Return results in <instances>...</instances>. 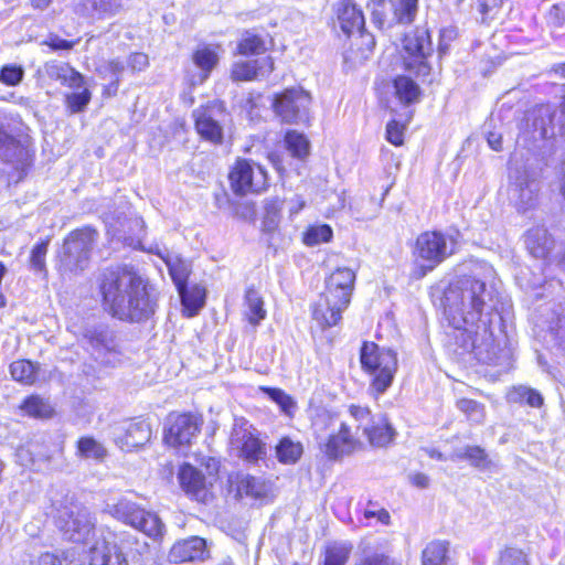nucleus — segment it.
Returning <instances> with one entry per match:
<instances>
[{
	"label": "nucleus",
	"mask_w": 565,
	"mask_h": 565,
	"mask_svg": "<svg viewBox=\"0 0 565 565\" xmlns=\"http://www.w3.org/2000/svg\"><path fill=\"white\" fill-rule=\"evenodd\" d=\"M99 292L105 311L122 321L147 320L157 307L146 279L126 267L105 270L99 278Z\"/></svg>",
	"instance_id": "f257e3e1"
},
{
	"label": "nucleus",
	"mask_w": 565,
	"mask_h": 565,
	"mask_svg": "<svg viewBox=\"0 0 565 565\" xmlns=\"http://www.w3.org/2000/svg\"><path fill=\"white\" fill-rule=\"evenodd\" d=\"M444 311L456 329L472 331L492 309V294L482 279L465 276L450 282L444 294Z\"/></svg>",
	"instance_id": "f03ea898"
},
{
	"label": "nucleus",
	"mask_w": 565,
	"mask_h": 565,
	"mask_svg": "<svg viewBox=\"0 0 565 565\" xmlns=\"http://www.w3.org/2000/svg\"><path fill=\"white\" fill-rule=\"evenodd\" d=\"M354 282L355 273L349 267H339L327 278L326 290L312 310L313 319L321 327L338 324L350 305Z\"/></svg>",
	"instance_id": "7ed1b4c3"
},
{
	"label": "nucleus",
	"mask_w": 565,
	"mask_h": 565,
	"mask_svg": "<svg viewBox=\"0 0 565 565\" xmlns=\"http://www.w3.org/2000/svg\"><path fill=\"white\" fill-rule=\"evenodd\" d=\"M56 526L63 537L76 544L83 545V552L88 554V548L95 543L96 519L94 514L81 504H70L58 511Z\"/></svg>",
	"instance_id": "20e7f679"
},
{
	"label": "nucleus",
	"mask_w": 565,
	"mask_h": 565,
	"mask_svg": "<svg viewBox=\"0 0 565 565\" xmlns=\"http://www.w3.org/2000/svg\"><path fill=\"white\" fill-rule=\"evenodd\" d=\"M362 369L373 375L371 388L384 393L392 384L397 370L396 353L374 342H364L360 351Z\"/></svg>",
	"instance_id": "39448f33"
},
{
	"label": "nucleus",
	"mask_w": 565,
	"mask_h": 565,
	"mask_svg": "<svg viewBox=\"0 0 565 565\" xmlns=\"http://www.w3.org/2000/svg\"><path fill=\"white\" fill-rule=\"evenodd\" d=\"M104 511L117 521L129 525L147 536L158 540L163 536L164 524L153 512L142 509L136 502L120 498L114 503H107Z\"/></svg>",
	"instance_id": "423d86ee"
},
{
	"label": "nucleus",
	"mask_w": 565,
	"mask_h": 565,
	"mask_svg": "<svg viewBox=\"0 0 565 565\" xmlns=\"http://www.w3.org/2000/svg\"><path fill=\"white\" fill-rule=\"evenodd\" d=\"M454 241L441 232L422 233L415 243L414 256L417 265L414 276L424 277L454 253Z\"/></svg>",
	"instance_id": "0eeeda50"
},
{
	"label": "nucleus",
	"mask_w": 565,
	"mask_h": 565,
	"mask_svg": "<svg viewBox=\"0 0 565 565\" xmlns=\"http://www.w3.org/2000/svg\"><path fill=\"white\" fill-rule=\"evenodd\" d=\"M97 232L85 227L72 232L64 241L58 254L62 271L77 273L84 270L89 260L90 250L96 242Z\"/></svg>",
	"instance_id": "6e6552de"
},
{
	"label": "nucleus",
	"mask_w": 565,
	"mask_h": 565,
	"mask_svg": "<svg viewBox=\"0 0 565 565\" xmlns=\"http://www.w3.org/2000/svg\"><path fill=\"white\" fill-rule=\"evenodd\" d=\"M403 49L407 54L404 57L405 68L417 76H427L430 73L427 57L433 53L428 30L423 26L406 33L403 39Z\"/></svg>",
	"instance_id": "1a4fd4ad"
},
{
	"label": "nucleus",
	"mask_w": 565,
	"mask_h": 565,
	"mask_svg": "<svg viewBox=\"0 0 565 565\" xmlns=\"http://www.w3.org/2000/svg\"><path fill=\"white\" fill-rule=\"evenodd\" d=\"M228 179L231 189L238 195L259 193L268 185L265 169L249 159H237L230 171Z\"/></svg>",
	"instance_id": "9d476101"
},
{
	"label": "nucleus",
	"mask_w": 565,
	"mask_h": 565,
	"mask_svg": "<svg viewBox=\"0 0 565 565\" xmlns=\"http://www.w3.org/2000/svg\"><path fill=\"white\" fill-rule=\"evenodd\" d=\"M311 97L301 88L286 89L275 97V114L287 124H299L308 119Z\"/></svg>",
	"instance_id": "9b49d317"
},
{
	"label": "nucleus",
	"mask_w": 565,
	"mask_h": 565,
	"mask_svg": "<svg viewBox=\"0 0 565 565\" xmlns=\"http://www.w3.org/2000/svg\"><path fill=\"white\" fill-rule=\"evenodd\" d=\"M230 443L249 462H257L266 455L265 445L256 436V429L244 418H235Z\"/></svg>",
	"instance_id": "f8f14e48"
},
{
	"label": "nucleus",
	"mask_w": 565,
	"mask_h": 565,
	"mask_svg": "<svg viewBox=\"0 0 565 565\" xmlns=\"http://www.w3.org/2000/svg\"><path fill=\"white\" fill-rule=\"evenodd\" d=\"M201 423L192 414H170L166 420L163 439L173 448L189 446L200 431Z\"/></svg>",
	"instance_id": "ddd939ff"
},
{
	"label": "nucleus",
	"mask_w": 565,
	"mask_h": 565,
	"mask_svg": "<svg viewBox=\"0 0 565 565\" xmlns=\"http://www.w3.org/2000/svg\"><path fill=\"white\" fill-rule=\"evenodd\" d=\"M539 184L526 168H513L510 172L509 198L519 211L525 212L534 206Z\"/></svg>",
	"instance_id": "4468645a"
},
{
	"label": "nucleus",
	"mask_w": 565,
	"mask_h": 565,
	"mask_svg": "<svg viewBox=\"0 0 565 565\" xmlns=\"http://www.w3.org/2000/svg\"><path fill=\"white\" fill-rule=\"evenodd\" d=\"M335 13L343 33L350 35L358 32L370 50L374 46L373 36L364 31V15L353 0H339L335 4Z\"/></svg>",
	"instance_id": "2eb2a0df"
},
{
	"label": "nucleus",
	"mask_w": 565,
	"mask_h": 565,
	"mask_svg": "<svg viewBox=\"0 0 565 565\" xmlns=\"http://www.w3.org/2000/svg\"><path fill=\"white\" fill-rule=\"evenodd\" d=\"M195 128L199 135L213 143H220L223 138L221 121L225 111L221 104L214 103L194 111Z\"/></svg>",
	"instance_id": "dca6fc26"
},
{
	"label": "nucleus",
	"mask_w": 565,
	"mask_h": 565,
	"mask_svg": "<svg viewBox=\"0 0 565 565\" xmlns=\"http://www.w3.org/2000/svg\"><path fill=\"white\" fill-rule=\"evenodd\" d=\"M151 427L146 420L127 422L114 428V441L124 450L146 445L151 438Z\"/></svg>",
	"instance_id": "f3484780"
},
{
	"label": "nucleus",
	"mask_w": 565,
	"mask_h": 565,
	"mask_svg": "<svg viewBox=\"0 0 565 565\" xmlns=\"http://www.w3.org/2000/svg\"><path fill=\"white\" fill-rule=\"evenodd\" d=\"M207 556L206 542L199 536H191L173 544L169 552L171 563L203 561Z\"/></svg>",
	"instance_id": "a211bd4d"
},
{
	"label": "nucleus",
	"mask_w": 565,
	"mask_h": 565,
	"mask_svg": "<svg viewBox=\"0 0 565 565\" xmlns=\"http://www.w3.org/2000/svg\"><path fill=\"white\" fill-rule=\"evenodd\" d=\"M360 443L351 434L350 427L345 423H339L338 433L331 434L323 446L326 456L330 459H338L344 455L353 452Z\"/></svg>",
	"instance_id": "6ab92c4d"
},
{
	"label": "nucleus",
	"mask_w": 565,
	"mask_h": 565,
	"mask_svg": "<svg viewBox=\"0 0 565 565\" xmlns=\"http://www.w3.org/2000/svg\"><path fill=\"white\" fill-rule=\"evenodd\" d=\"M179 482L184 492L200 502L209 499V490L204 475L191 465H183L178 473Z\"/></svg>",
	"instance_id": "aec40b11"
},
{
	"label": "nucleus",
	"mask_w": 565,
	"mask_h": 565,
	"mask_svg": "<svg viewBox=\"0 0 565 565\" xmlns=\"http://www.w3.org/2000/svg\"><path fill=\"white\" fill-rule=\"evenodd\" d=\"M363 435L372 447H386L393 443L396 430L384 414L375 415L369 424L363 426Z\"/></svg>",
	"instance_id": "412c9836"
},
{
	"label": "nucleus",
	"mask_w": 565,
	"mask_h": 565,
	"mask_svg": "<svg viewBox=\"0 0 565 565\" xmlns=\"http://www.w3.org/2000/svg\"><path fill=\"white\" fill-rule=\"evenodd\" d=\"M274 71V61L270 56L255 61H239L233 64L232 78L234 81H253L264 77Z\"/></svg>",
	"instance_id": "4be33fe9"
},
{
	"label": "nucleus",
	"mask_w": 565,
	"mask_h": 565,
	"mask_svg": "<svg viewBox=\"0 0 565 565\" xmlns=\"http://www.w3.org/2000/svg\"><path fill=\"white\" fill-rule=\"evenodd\" d=\"M124 7V0H87L77 4L76 13L84 18L102 19L117 14Z\"/></svg>",
	"instance_id": "5701e85b"
},
{
	"label": "nucleus",
	"mask_w": 565,
	"mask_h": 565,
	"mask_svg": "<svg viewBox=\"0 0 565 565\" xmlns=\"http://www.w3.org/2000/svg\"><path fill=\"white\" fill-rule=\"evenodd\" d=\"M223 53L220 44L202 43L196 46L192 54V61L202 72V79H206L213 68L217 65Z\"/></svg>",
	"instance_id": "b1692460"
},
{
	"label": "nucleus",
	"mask_w": 565,
	"mask_h": 565,
	"mask_svg": "<svg viewBox=\"0 0 565 565\" xmlns=\"http://www.w3.org/2000/svg\"><path fill=\"white\" fill-rule=\"evenodd\" d=\"M525 245L535 258H544L553 247V239L544 227L531 228L525 236Z\"/></svg>",
	"instance_id": "393cba45"
},
{
	"label": "nucleus",
	"mask_w": 565,
	"mask_h": 565,
	"mask_svg": "<svg viewBox=\"0 0 565 565\" xmlns=\"http://www.w3.org/2000/svg\"><path fill=\"white\" fill-rule=\"evenodd\" d=\"M88 565H128L126 556L121 552L110 554L105 541H96L88 548Z\"/></svg>",
	"instance_id": "a878e982"
},
{
	"label": "nucleus",
	"mask_w": 565,
	"mask_h": 565,
	"mask_svg": "<svg viewBox=\"0 0 565 565\" xmlns=\"http://www.w3.org/2000/svg\"><path fill=\"white\" fill-rule=\"evenodd\" d=\"M45 72L52 79L73 88H81L84 85V77L66 63H47Z\"/></svg>",
	"instance_id": "bb28decb"
},
{
	"label": "nucleus",
	"mask_w": 565,
	"mask_h": 565,
	"mask_svg": "<svg viewBox=\"0 0 565 565\" xmlns=\"http://www.w3.org/2000/svg\"><path fill=\"white\" fill-rule=\"evenodd\" d=\"M237 491L254 499H265L270 492V484L263 478L254 476L242 477L238 481Z\"/></svg>",
	"instance_id": "cd10ccee"
},
{
	"label": "nucleus",
	"mask_w": 565,
	"mask_h": 565,
	"mask_svg": "<svg viewBox=\"0 0 565 565\" xmlns=\"http://www.w3.org/2000/svg\"><path fill=\"white\" fill-rule=\"evenodd\" d=\"M182 305L189 311V316H194L204 305L205 289L199 285L188 287L183 285L178 289Z\"/></svg>",
	"instance_id": "c85d7f7f"
},
{
	"label": "nucleus",
	"mask_w": 565,
	"mask_h": 565,
	"mask_svg": "<svg viewBox=\"0 0 565 565\" xmlns=\"http://www.w3.org/2000/svg\"><path fill=\"white\" fill-rule=\"evenodd\" d=\"M245 317L252 324H258L266 317L264 300L259 292L253 288L245 294Z\"/></svg>",
	"instance_id": "c756f323"
},
{
	"label": "nucleus",
	"mask_w": 565,
	"mask_h": 565,
	"mask_svg": "<svg viewBox=\"0 0 565 565\" xmlns=\"http://www.w3.org/2000/svg\"><path fill=\"white\" fill-rule=\"evenodd\" d=\"M394 88L397 98L403 104H412L419 99L420 88L411 77L397 76L394 79Z\"/></svg>",
	"instance_id": "7c9ffc66"
},
{
	"label": "nucleus",
	"mask_w": 565,
	"mask_h": 565,
	"mask_svg": "<svg viewBox=\"0 0 565 565\" xmlns=\"http://www.w3.org/2000/svg\"><path fill=\"white\" fill-rule=\"evenodd\" d=\"M163 259L177 289H182L191 271L190 264L179 256H167Z\"/></svg>",
	"instance_id": "2f4dec72"
},
{
	"label": "nucleus",
	"mask_w": 565,
	"mask_h": 565,
	"mask_svg": "<svg viewBox=\"0 0 565 565\" xmlns=\"http://www.w3.org/2000/svg\"><path fill=\"white\" fill-rule=\"evenodd\" d=\"M303 452L301 443L284 437L276 446L277 458L285 465L297 462Z\"/></svg>",
	"instance_id": "473e14b6"
},
{
	"label": "nucleus",
	"mask_w": 565,
	"mask_h": 565,
	"mask_svg": "<svg viewBox=\"0 0 565 565\" xmlns=\"http://www.w3.org/2000/svg\"><path fill=\"white\" fill-rule=\"evenodd\" d=\"M447 554L448 544L446 542H430L423 551V565H447L451 562Z\"/></svg>",
	"instance_id": "72a5a7b5"
},
{
	"label": "nucleus",
	"mask_w": 565,
	"mask_h": 565,
	"mask_svg": "<svg viewBox=\"0 0 565 565\" xmlns=\"http://www.w3.org/2000/svg\"><path fill=\"white\" fill-rule=\"evenodd\" d=\"M25 149L12 136L0 130V158L8 162L20 161Z\"/></svg>",
	"instance_id": "f704fd0d"
},
{
	"label": "nucleus",
	"mask_w": 565,
	"mask_h": 565,
	"mask_svg": "<svg viewBox=\"0 0 565 565\" xmlns=\"http://www.w3.org/2000/svg\"><path fill=\"white\" fill-rule=\"evenodd\" d=\"M77 455L85 459L103 461L107 457L108 451L103 444L93 437H82L77 441Z\"/></svg>",
	"instance_id": "c9c22d12"
},
{
	"label": "nucleus",
	"mask_w": 565,
	"mask_h": 565,
	"mask_svg": "<svg viewBox=\"0 0 565 565\" xmlns=\"http://www.w3.org/2000/svg\"><path fill=\"white\" fill-rule=\"evenodd\" d=\"M21 409L29 416L36 418H49L53 414V408L49 402L38 395L28 397L21 405Z\"/></svg>",
	"instance_id": "e433bc0d"
},
{
	"label": "nucleus",
	"mask_w": 565,
	"mask_h": 565,
	"mask_svg": "<svg viewBox=\"0 0 565 565\" xmlns=\"http://www.w3.org/2000/svg\"><path fill=\"white\" fill-rule=\"evenodd\" d=\"M282 201L278 198L267 200L265 203V215L263 228L266 232H275L279 225Z\"/></svg>",
	"instance_id": "4c0bfd02"
},
{
	"label": "nucleus",
	"mask_w": 565,
	"mask_h": 565,
	"mask_svg": "<svg viewBox=\"0 0 565 565\" xmlns=\"http://www.w3.org/2000/svg\"><path fill=\"white\" fill-rule=\"evenodd\" d=\"M13 380L23 384H32L36 379V367L28 360H19L10 365Z\"/></svg>",
	"instance_id": "58836bf2"
},
{
	"label": "nucleus",
	"mask_w": 565,
	"mask_h": 565,
	"mask_svg": "<svg viewBox=\"0 0 565 565\" xmlns=\"http://www.w3.org/2000/svg\"><path fill=\"white\" fill-rule=\"evenodd\" d=\"M265 50L266 45L264 39L249 31L243 34L237 45V51L242 55L262 54Z\"/></svg>",
	"instance_id": "ea45409f"
},
{
	"label": "nucleus",
	"mask_w": 565,
	"mask_h": 565,
	"mask_svg": "<svg viewBox=\"0 0 565 565\" xmlns=\"http://www.w3.org/2000/svg\"><path fill=\"white\" fill-rule=\"evenodd\" d=\"M288 151L296 158L302 159L309 153V141L305 135L290 130L285 136Z\"/></svg>",
	"instance_id": "a19ab883"
},
{
	"label": "nucleus",
	"mask_w": 565,
	"mask_h": 565,
	"mask_svg": "<svg viewBox=\"0 0 565 565\" xmlns=\"http://www.w3.org/2000/svg\"><path fill=\"white\" fill-rule=\"evenodd\" d=\"M77 554V547L64 551L61 555L46 552L40 556L39 563L40 565H84L75 559Z\"/></svg>",
	"instance_id": "79ce46f5"
},
{
	"label": "nucleus",
	"mask_w": 565,
	"mask_h": 565,
	"mask_svg": "<svg viewBox=\"0 0 565 565\" xmlns=\"http://www.w3.org/2000/svg\"><path fill=\"white\" fill-rule=\"evenodd\" d=\"M552 122V111L547 106H541L535 110L533 118L534 131L543 139L553 135V129L550 127Z\"/></svg>",
	"instance_id": "37998d69"
},
{
	"label": "nucleus",
	"mask_w": 565,
	"mask_h": 565,
	"mask_svg": "<svg viewBox=\"0 0 565 565\" xmlns=\"http://www.w3.org/2000/svg\"><path fill=\"white\" fill-rule=\"evenodd\" d=\"M509 398L512 402H524L531 407H540L543 405L542 395L537 391L526 386L515 387L509 394Z\"/></svg>",
	"instance_id": "c03bdc74"
},
{
	"label": "nucleus",
	"mask_w": 565,
	"mask_h": 565,
	"mask_svg": "<svg viewBox=\"0 0 565 565\" xmlns=\"http://www.w3.org/2000/svg\"><path fill=\"white\" fill-rule=\"evenodd\" d=\"M457 457L469 460L472 466L480 469H486L490 465L484 449L479 446H467L457 452Z\"/></svg>",
	"instance_id": "a18cd8bd"
},
{
	"label": "nucleus",
	"mask_w": 565,
	"mask_h": 565,
	"mask_svg": "<svg viewBox=\"0 0 565 565\" xmlns=\"http://www.w3.org/2000/svg\"><path fill=\"white\" fill-rule=\"evenodd\" d=\"M418 0H397L394 3V17L399 23H411L417 13Z\"/></svg>",
	"instance_id": "49530a36"
},
{
	"label": "nucleus",
	"mask_w": 565,
	"mask_h": 565,
	"mask_svg": "<svg viewBox=\"0 0 565 565\" xmlns=\"http://www.w3.org/2000/svg\"><path fill=\"white\" fill-rule=\"evenodd\" d=\"M332 237V230L329 225H318L310 227L306 234L303 242L308 246H315L320 243L329 242Z\"/></svg>",
	"instance_id": "de8ad7c7"
},
{
	"label": "nucleus",
	"mask_w": 565,
	"mask_h": 565,
	"mask_svg": "<svg viewBox=\"0 0 565 565\" xmlns=\"http://www.w3.org/2000/svg\"><path fill=\"white\" fill-rule=\"evenodd\" d=\"M457 406L471 422L481 423L484 418L483 406L473 399L461 398Z\"/></svg>",
	"instance_id": "09e8293b"
},
{
	"label": "nucleus",
	"mask_w": 565,
	"mask_h": 565,
	"mask_svg": "<svg viewBox=\"0 0 565 565\" xmlns=\"http://www.w3.org/2000/svg\"><path fill=\"white\" fill-rule=\"evenodd\" d=\"M500 565H530V562L523 551L509 547L501 553Z\"/></svg>",
	"instance_id": "8fccbe9b"
},
{
	"label": "nucleus",
	"mask_w": 565,
	"mask_h": 565,
	"mask_svg": "<svg viewBox=\"0 0 565 565\" xmlns=\"http://www.w3.org/2000/svg\"><path fill=\"white\" fill-rule=\"evenodd\" d=\"M89 100L90 93L87 88H84L79 93H72L66 96V104L72 113H79L84 110Z\"/></svg>",
	"instance_id": "3c124183"
},
{
	"label": "nucleus",
	"mask_w": 565,
	"mask_h": 565,
	"mask_svg": "<svg viewBox=\"0 0 565 565\" xmlns=\"http://www.w3.org/2000/svg\"><path fill=\"white\" fill-rule=\"evenodd\" d=\"M47 253V243L41 242L36 244L32 252L30 257V264L32 269L35 271H45V256Z\"/></svg>",
	"instance_id": "603ef678"
},
{
	"label": "nucleus",
	"mask_w": 565,
	"mask_h": 565,
	"mask_svg": "<svg viewBox=\"0 0 565 565\" xmlns=\"http://www.w3.org/2000/svg\"><path fill=\"white\" fill-rule=\"evenodd\" d=\"M23 68L15 65L3 66L0 71V81L7 85H18L23 78Z\"/></svg>",
	"instance_id": "864d4df0"
},
{
	"label": "nucleus",
	"mask_w": 565,
	"mask_h": 565,
	"mask_svg": "<svg viewBox=\"0 0 565 565\" xmlns=\"http://www.w3.org/2000/svg\"><path fill=\"white\" fill-rule=\"evenodd\" d=\"M266 392L269 397L280 406L282 412L291 414L295 408V402L289 395L279 388H266Z\"/></svg>",
	"instance_id": "5fc2aeb1"
},
{
	"label": "nucleus",
	"mask_w": 565,
	"mask_h": 565,
	"mask_svg": "<svg viewBox=\"0 0 565 565\" xmlns=\"http://www.w3.org/2000/svg\"><path fill=\"white\" fill-rule=\"evenodd\" d=\"M365 519L376 518L382 524H390L391 515L384 508H379L375 503L370 501L363 512Z\"/></svg>",
	"instance_id": "6e6d98bb"
},
{
	"label": "nucleus",
	"mask_w": 565,
	"mask_h": 565,
	"mask_svg": "<svg viewBox=\"0 0 565 565\" xmlns=\"http://www.w3.org/2000/svg\"><path fill=\"white\" fill-rule=\"evenodd\" d=\"M149 66V57L142 52L131 53L127 58V67L131 72H142Z\"/></svg>",
	"instance_id": "4d7b16f0"
},
{
	"label": "nucleus",
	"mask_w": 565,
	"mask_h": 565,
	"mask_svg": "<svg viewBox=\"0 0 565 565\" xmlns=\"http://www.w3.org/2000/svg\"><path fill=\"white\" fill-rule=\"evenodd\" d=\"M404 127L401 126L396 120H392L386 126V139L394 146H401L403 143Z\"/></svg>",
	"instance_id": "13d9d810"
},
{
	"label": "nucleus",
	"mask_w": 565,
	"mask_h": 565,
	"mask_svg": "<svg viewBox=\"0 0 565 565\" xmlns=\"http://www.w3.org/2000/svg\"><path fill=\"white\" fill-rule=\"evenodd\" d=\"M126 67H127V62L120 61L119 58L110 60L104 66L106 72H109L111 75H114L116 77L114 83H111V86H114L115 90L118 87L119 77L125 72Z\"/></svg>",
	"instance_id": "bf43d9fd"
},
{
	"label": "nucleus",
	"mask_w": 565,
	"mask_h": 565,
	"mask_svg": "<svg viewBox=\"0 0 565 565\" xmlns=\"http://www.w3.org/2000/svg\"><path fill=\"white\" fill-rule=\"evenodd\" d=\"M349 412H350L351 416L356 422H359L358 428H361L362 430H363V426L365 424H369L370 420H372V418L374 417V416H371V412L367 407H362V406H358V405H351L349 408Z\"/></svg>",
	"instance_id": "052dcab7"
},
{
	"label": "nucleus",
	"mask_w": 565,
	"mask_h": 565,
	"mask_svg": "<svg viewBox=\"0 0 565 565\" xmlns=\"http://www.w3.org/2000/svg\"><path fill=\"white\" fill-rule=\"evenodd\" d=\"M78 41H67V40L61 39L57 35L50 34L46 38V40L43 41V44L50 46L54 51H60V50L70 51L74 47V45Z\"/></svg>",
	"instance_id": "680f3d73"
},
{
	"label": "nucleus",
	"mask_w": 565,
	"mask_h": 565,
	"mask_svg": "<svg viewBox=\"0 0 565 565\" xmlns=\"http://www.w3.org/2000/svg\"><path fill=\"white\" fill-rule=\"evenodd\" d=\"M547 21L554 26H561L565 22V4H554L547 13Z\"/></svg>",
	"instance_id": "e2e57ef3"
},
{
	"label": "nucleus",
	"mask_w": 565,
	"mask_h": 565,
	"mask_svg": "<svg viewBox=\"0 0 565 565\" xmlns=\"http://www.w3.org/2000/svg\"><path fill=\"white\" fill-rule=\"evenodd\" d=\"M385 2L384 0H375L372 6L371 18L372 22L379 28L382 29L385 23Z\"/></svg>",
	"instance_id": "0e129e2a"
},
{
	"label": "nucleus",
	"mask_w": 565,
	"mask_h": 565,
	"mask_svg": "<svg viewBox=\"0 0 565 565\" xmlns=\"http://www.w3.org/2000/svg\"><path fill=\"white\" fill-rule=\"evenodd\" d=\"M348 561V554L343 550H330L327 553L323 565H344Z\"/></svg>",
	"instance_id": "69168bd1"
},
{
	"label": "nucleus",
	"mask_w": 565,
	"mask_h": 565,
	"mask_svg": "<svg viewBox=\"0 0 565 565\" xmlns=\"http://www.w3.org/2000/svg\"><path fill=\"white\" fill-rule=\"evenodd\" d=\"M487 141L491 149L495 151L502 150V134L499 131H487Z\"/></svg>",
	"instance_id": "338daca9"
},
{
	"label": "nucleus",
	"mask_w": 565,
	"mask_h": 565,
	"mask_svg": "<svg viewBox=\"0 0 565 565\" xmlns=\"http://www.w3.org/2000/svg\"><path fill=\"white\" fill-rule=\"evenodd\" d=\"M361 565H401L385 556H373L365 559Z\"/></svg>",
	"instance_id": "774afa93"
}]
</instances>
